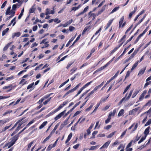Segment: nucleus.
<instances>
[{
    "instance_id": "f257e3e1",
    "label": "nucleus",
    "mask_w": 151,
    "mask_h": 151,
    "mask_svg": "<svg viewBox=\"0 0 151 151\" xmlns=\"http://www.w3.org/2000/svg\"><path fill=\"white\" fill-rule=\"evenodd\" d=\"M19 136L18 135H16L12 137V140L10 142L6 144L5 147L8 146V148H9L12 146L15 143L16 141L17 140Z\"/></svg>"
},
{
    "instance_id": "f03ea898",
    "label": "nucleus",
    "mask_w": 151,
    "mask_h": 151,
    "mask_svg": "<svg viewBox=\"0 0 151 151\" xmlns=\"http://www.w3.org/2000/svg\"><path fill=\"white\" fill-rule=\"evenodd\" d=\"M66 110H65L61 113L59 114L54 118L55 120L56 121L58 119L60 118L63 115L66 111Z\"/></svg>"
},
{
    "instance_id": "7ed1b4c3",
    "label": "nucleus",
    "mask_w": 151,
    "mask_h": 151,
    "mask_svg": "<svg viewBox=\"0 0 151 151\" xmlns=\"http://www.w3.org/2000/svg\"><path fill=\"white\" fill-rule=\"evenodd\" d=\"M111 142L110 141H108L105 143L100 148L101 149L103 148H107L108 146L109 145Z\"/></svg>"
},
{
    "instance_id": "20e7f679",
    "label": "nucleus",
    "mask_w": 151,
    "mask_h": 151,
    "mask_svg": "<svg viewBox=\"0 0 151 151\" xmlns=\"http://www.w3.org/2000/svg\"><path fill=\"white\" fill-rule=\"evenodd\" d=\"M46 11L45 14L47 15L50 14H53L55 13V11L54 10L50 11V9L49 8L46 9Z\"/></svg>"
},
{
    "instance_id": "39448f33",
    "label": "nucleus",
    "mask_w": 151,
    "mask_h": 151,
    "mask_svg": "<svg viewBox=\"0 0 151 151\" xmlns=\"http://www.w3.org/2000/svg\"><path fill=\"white\" fill-rule=\"evenodd\" d=\"M21 35L20 32H15L12 34V38H14L15 37H19Z\"/></svg>"
},
{
    "instance_id": "423d86ee",
    "label": "nucleus",
    "mask_w": 151,
    "mask_h": 151,
    "mask_svg": "<svg viewBox=\"0 0 151 151\" xmlns=\"http://www.w3.org/2000/svg\"><path fill=\"white\" fill-rule=\"evenodd\" d=\"M146 70V67L142 68L141 70H140L139 72V73L138 74V76H141L144 73L145 70Z\"/></svg>"
},
{
    "instance_id": "0eeeda50",
    "label": "nucleus",
    "mask_w": 151,
    "mask_h": 151,
    "mask_svg": "<svg viewBox=\"0 0 151 151\" xmlns=\"http://www.w3.org/2000/svg\"><path fill=\"white\" fill-rule=\"evenodd\" d=\"M104 83V82L103 81L100 85L95 87L93 89L94 91H96L99 88H100L103 85Z\"/></svg>"
},
{
    "instance_id": "6e6552de",
    "label": "nucleus",
    "mask_w": 151,
    "mask_h": 151,
    "mask_svg": "<svg viewBox=\"0 0 151 151\" xmlns=\"http://www.w3.org/2000/svg\"><path fill=\"white\" fill-rule=\"evenodd\" d=\"M23 119H24L22 118V119L18 120V121L14 125L13 127L11 129H10L9 130H12V129H14L15 127L17 126V124L18 123H19L20 122H21Z\"/></svg>"
},
{
    "instance_id": "1a4fd4ad",
    "label": "nucleus",
    "mask_w": 151,
    "mask_h": 151,
    "mask_svg": "<svg viewBox=\"0 0 151 151\" xmlns=\"http://www.w3.org/2000/svg\"><path fill=\"white\" fill-rule=\"evenodd\" d=\"M113 20V19L110 20L107 23V24L106 26V28H105V30H106L108 29L109 27L110 26V25L111 24Z\"/></svg>"
},
{
    "instance_id": "9d476101",
    "label": "nucleus",
    "mask_w": 151,
    "mask_h": 151,
    "mask_svg": "<svg viewBox=\"0 0 151 151\" xmlns=\"http://www.w3.org/2000/svg\"><path fill=\"white\" fill-rule=\"evenodd\" d=\"M91 12H89L88 14L89 16V17H93L92 20H93L95 19L96 17V15L95 14L92 13L91 14Z\"/></svg>"
},
{
    "instance_id": "9b49d317",
    "label": "nucleus",
    "mask_w": 151,
    "mask_h": 151,
    "mask_svg": "<svg viewBox=\"0 0 151 151\" xmlns=\"http://www.w3.org/2000/svg\"><path fill=\"white\" fill-rule=\"evenodd\" d=\"M47 122L45 121L43 122L42 124L39 127V129H41L43 127H44L47 124Z\"/></svg>"
},
{
    "instance_id": "f8f14e48",
    "label": "nucleus",
    "mask_w": 151,
    "mask_h": 151,
    "mask_svg": "<svg viewBox=\"0 0 151 151\" xmlns=\"http://www.w3.org/2000/svg\"><path fill=\"white\" fill-rule=\"evenodd\" d=\"M150 127H148L145 129L144 132V133L145 135V136L146 137H147V135L148 134L149 132V130L150 129Z\"/></svg>"
},
{
    "instance_id": "ddd939ff",
    "label": "nucleus",
    "mask_w": 151,
    "mask_h": 151,
    "mask_svg": "<svg viewBox=\"0 0 151 151\" xmlns=\"http://www.w3.org/2000/svg\"><path fill=\"white\" fill-rule=\"evenodd\" d=\"M139 61H137V62L136 63H135L133 65L131 69V71H132L137 66V65H138V63H139Z\"/></svg>"
},
{
    "instance_id": "4468645a",
    "label": "nucleus",
    "mask_w": 151,
    "mask_h": 151,
    "mask_svg": "<svg viewBox=\"0 0 151 151\" xmlns=\"http://www.w3.org/2000/svg\"><path fill=\"white\" fill-rule=\"evenodd\" d=\"M35 5H34L32 8L30 9L29 11V13H33L35 10V8L34 7L35 6Z\"/></svg>"
},
{
    "instance_id": "2eb2a0df",
    "label": "nucleus",
    "mask_w": 151,
    "mask_h": 151,
    "mask_svg": "<svg viewBox=\"0 0 151 151\" xmlns=\"http://www.w3.org/2000/svg\"><path fill=\"white\" fill-rule=\"evenodd\" d=\"M55 144H54L53 145H49L47 149V150L49 151L52 148L55 147Z\"/></svg>"
},
{
    "instance_id": "dca6fc26",
    "label": "nucleus",
    "mask_w": 151,
    "mask_h": 151,
    "mask_svg": "<svg viewBox=\"0 0 151 151\" xmlns=\"http://www.w3.org/2000/svg\"><path fill=\"white\" fill-rule=\"evenodd\" d=\"M124 110L123 109H121L119 112L118 114V116L119 117L123 115L124 114Z\"/></svg>"
},
{
    "instance_id": "f3484780",
    "label": "nucleus",
    "mask_w": 151,
    "mask_h": 151,
    "mask_svg": "<svg viewBox=\"0 0 151 151\" xmlns=\"http://www.w3.org/2000/svg\"><path fill=\"white\" fill-rule=\"evenodd\" d=\"M81 6V4L79 5L77 7H73L71 9V11H75L76 10L78 9Z\"/></svg>"
},
{
    "instance_id": "a211bd4d",
    "label": "nucleus",
    "mask_w": 151,
    "mask_h": 151,
    "mask_svg": "<svg viewBox=\"0 0 151 151\" xmlns=\"http://www.w3.org/2000/svg\"><path fill=\"white\" fill-rule=\"evenodd\" d=\"M105 6H104L102 8L101 10H100V11H99L98 12V13L97 14V16H98L105 9Z\"/></svg>"
},
{
    "instance_id": "6ab92c4d",
    "label": "nucleus",
    "mask_w": 151,
    "mask_h": 151,
    "mask_svg": "<svg viewBox=\"0 0 151 151\" xmlns=\"http://www.w3.org/2000/svg\"><path fill=\"white\" fill-rule=\"evenodd\" d=\"M113 80L111 78L110 80H109V81H108L104 85V86L103 87L101 88V90H102L105 87L106 85L108 84L110 82H111L112 80Z\"/></svg>"
},
{
    "instance_id": "aec40b11",
    "label": "nucleus",
    "mask_w": 151,
    "mask_h": 151,
    "mask_svg": "<svg viewBox=\"0 0 151 151\" xmlns=\"http://www.w3.org/2000/svg\"><path fill=\"white\" fill-rule=\"evenodd\" d=\"M124 19V17H122L120 19L119 22V27H120V26L122 25L123 22V21Z\"/></svg>"
},
{
    "instance_id": "412c9836",
    "label": "nucleus",
    "mask_w": 151,
    "mask_h": 151,
    "mask_svg": "<svg viewBox=\"0 0 151 151\" xmlns=\"http://www.w3.org/2000/svg\"><path fill=\"white\" fill-rule=\"evenodd\" d=\"M47 97H44L42 98H41V99H40V100L39 101H38V103L39 104H41V103H42V102L43 101H44L45 99H46Z\"/></svg>"
},
{
    "instance_id": "4be33fe9",
    "label": "nucleus",
    "mask_w": 151,
    "mask_h": 151,
    "mask_svg": "<svg viewBox=\"0 0 151 151\" xmlns=\"http://www.w3.org/2000/svg\"><path fill=\"white\" fill-rule=\"evenodd\" d=\"M24 12V8H23L21 10L20 14L19 15L18 17V19H20L23 15V13Z\"/></svg>"
},
{
    "instance_id": "5701e85b",
    "label": "nucleus",
    "mask_w": 151,
    "mask_h": 151,
    "mask_svg": "<svg viewBox=\"0 0 151 151\" xmlns=\"http://www.w3.org/2000/svg\"><path fill=\"white\" fill-rule=\"evenodd\" d=\"M9 29V28H7L3 31L2 32V36H4L6 34V33L8 32Z\"/></svg>"
},
{
    "instance_id": "b1692460",
    "label": "nucleus",
    "mask_w": 151,
    "mask_h": 151,
    "mask_svg": "<svg viewBox=\"0 0 151 151\" xmlns=\"http://www.w3.org/2000/svg\"><path fill=\"white\" fill-rule=\"evenodd\" d=\"M131 84H130L129 85L127 86L126 87V88L125 89L123 93V94H124L128 90V89L129 88L130 86H131Z\"/></svg>"
},
{
    "instance_id": "393cba45",
    "label": "nucleus",
    "mask_w": 151,
    "mask_h": 151,
    "mask_svg": "<svg viewBox=\"0 0 151 151\" xmlns=\"http://www.w3.org/2000/svg\"><path fill=\"white\" fill-rule=\"evenodd\" d=\"M146 137L145 136L142 137L141 138V139L139 141V142H138V143L140 144L141 142H142L145 139Z\"/></svg>"
},
{
    "instance_id": "a878e982",
    "label": "nucleus",
    "mask_w": 151,
    "mask_h": 151,
    "mask_svg": "<svg viewBox=\"0 0 151 151\" xmlns=\"http://www.w3.org/2000/svg\"><path fill=\"white\" fill-rule=\"evenodd\" d=\"M119 48V47H115L112 51L110 53V55L114 53L118 48Z\"/></svg>"
},
{
    "instance_id": "bb28decb",
    "label": "nucleus",
    "mask_w": 151,
    "mask_h": 151,
    "mask_svg": "<svg viewBox=\"0 0 151 151\" xmlns=\"http://www.w3.org/2000/svg\"><path fill=\"white\" fill-rule=\"evenodd\" d=\"M139 91L138 90H136L135 91L133 95L132 96V98H133L135 97V96L137 95L139 93Z\"/></svg>"
},
{
    "instance_id": "cd10ccee",
    "label": "nucleus",
    "mask_w": 151,
    "mask_h": 151,
    "mask_svg": "<svg viewBox=\"0 0 151 151\" xmlns=\"http://www.w3.org/2000/svg\"><path fill=\"white\" fill-rule=\"evenodd\" d=\"M11 8V6H9L8 8L5 13V14L6 15L9 14V13H10V10Z\"/></svg>"
},
{
    "instance_id": "c85d7f7f",
    "label": "nucleus",
    "mask_w": 151,
    "mask_h": 151,
    "mask_svg": "<svg viewBox=\"0 0 151 151\" xmlns=\"http://www.w3.org/2000/svg\"><path fill=\"white\" fill-rule=\"evenodd\" d=\"M97 131H94L92 134V137L91 138H95V135L98 133Z\"/></svg>"
},
{
    "instance_id": "c756f323",
    "label": "nucleus",
    "mask_w": 151,
    "mask_h": 151,
    "mask_svg": "<svg viewBox=\"0 0 151 151\" xmlns=\"http://www.w3.org/2000/svg\"><path fill=\"white\" fill-rule=\"evenodd\" d=\"M138 50H135L134 52L132 54L131 56L133 57V58H134V57L136 55V54L137 53Z\"/></svg>"
},
{
    "instance_id": "7c9ffc66",
    "label": "nucleus",
    "mask_w": 151,
    "mask_h": 151,
    "mask_svg": "<svg viewBox=\"0 0 151 151\" xmlns=\"http://www.w3.org/2000/svg\"><path fill=\"white\" fill-rule=\"evenodd\" d=\"M116 132V131H114L112 133H110L108 136V138H110Z\"/></svg>"
},
{
    "instance_id": "2f4dec72",
    "label": "nucleus",
    "mask_w": 151,
    "mask_h": 151,
    "mask_svg": "<svg viewBox=\"0 0 151 151\" xmlns=\"http://www.w3.org/2000/svg\"><path fill=\"white\" fill-rule=\"evenodd\" d=\"M119 8V7H116L114 8L111 11V12L110 13V14H112L114 12L116 11Z\"/></svg>"
},
{
    "instance_id": "473e14b6",
    "label": "nucleus",
    "mask_w": 151,
    "mask_h": 151,
    "mask_svg": "<svg viewBox=\"0 0 151 151\" xmlns=\"http://www.w3.org/2000/svg\"><path fill=\"white\" fill-rule=\"evenodd\" d=\"M140 138V137H138V135H137L135 139L134 140H133V142L134 143H135L136 142L138 141L139 139Z\"/></svg>"
},
{
    "instance_id": "72a5a7b5",
    "label": "nucleus",
    "mask_w": 151,
    "mask_h": 151,
    "mask_svg": "<svg viewBox=\"0 0 151 151\" xmlns=\"http://www.w3.org/2000/svg\"><path fill=\"white\" fill-rule=\"evenodd\" d=\"M133 90H131V91H130L129 96L126 98V100H128L130 98V97H131V95L132 94V92H133Z\"/></svg>"
},
{
    "instance_id": "f704fd0d",
    "label": "nucleus",
    "mask_w": 151,
    "mask_h": 151,
    "mask_svg": "<svg viewBox=\"0 0 151 151\" xmlns=\"http://www.w3.org/2000/svg\"><path fill=\"white\" fill-rule=\"evenodd\" d=\"M151 123V119H149L145 125V126H146L149 125Z\"/></svg>"
},
{
    "instance_id": "c9c22d12",
    "label": "nucleus",
    "mask_w": 151,
    "mask_h": 151,
    "mask_svg": "<svg viewBox=\"0 0 151 151\" xmlns=\"http://www.w3.org/2000/svg\"><path fill=\"white\" fill-rule=\"evenodd\" d=\"M119 70H118L116 73L115 74V75L113 77H112V78H111L113 80L116 77H117V76H118V75L119 73Z\"/></svg>"
},
{
    "instance_id": "e433bc0d",
    "label": "nucleus",
    "mask_w": 151,
    "mask_h": 151,
    "mask_svg": "<svg viewBox=\"0 0 151 151\" xmlns=\"http://www.w3.org/2000/svg\"><path fill=\"white\" fill-rule=\"evenodd\" d=\"M89 27H88V26L86 27H85V28H84V29L83 31V32H82V35H84L85 33L86 32V31L89 28Z\"/></svg>"
},
{
    "instance_id": "4c0bfd02",
    "label": "nucleus",
    "mask_w": 151,
    "mask_h": 151,
    "mask_svg": "<svg viewBox=\"0 0 151 151\" xmlns=\"http://www.w3.org/2000/svg\"><path fill=\"white\" fill-rule=\"evenodd\" d=\"M33 142H34L33 141H32L28 145V148L27 150H29V149L30 148V147H31L33 143Z\"/></svg>"
},
{
    "instance_id": "58836bf2",
    "label": "nucleus",
    "mask_w": 151,
    "mask_h": 151,
    "mask_svg": "<svg viewBox=\"0 0 151 151\" xmlns=\"http://www.w3.org/2000/svg\"><path fill=\"white\" fill-rule=\"evenodd\" d=\"M51 137L50 135H49L43 141V143H45L46 141H47Z\"/></svg>"
},
{
    "instance_id": "ea45409f",
    "label": "nucleus",
    "mask_w": 151,
    "mask_h": 151,
    "mask_svg": "<svg viewBox=\"0 0 151 151\" xmlns=\"http://www.w3.org/2000/svg\"><path fill=\"white\" fill-rule=\"evenodd\" d=\"M93 105V104L92 103L90 106L86 109V111H89L91 109Z\"/></svg>"
},
{
    "instance_id": "a19ab883",
    "label": "nucleus",
    "mask_w": 151,
    "mask_h": 151,
    "mask_svg": "<svg viewBox=\"0 0 151 151\" xmlns=\"http://www.w3.org/2000/svg\"><path fill=\"white\" fill-rule=\"evenodd\" d=\"M12 42H11L10 43H9L7 44V45L4 47L3 49V50L4 51L6 50L8 48L9 45Z\"/></svg>"
},
{
    "instance_id": "79ce46f5",
    "label": "nucleus",
    "mask_w": 151,
    "mask_h": 151,
    "mask_svg": "<svg viewBox=\"0 0 151 151\" xmlns=\"http://www.w3.org/2000/svg\"><path fill=\"white\" fill-rule=\"evenodd\" d=\"M108 97H105L104 98H102L101 99L100 101V102L102 103V102H104L108 98Z\"/></svg>"
},
{
    "instance_id": "37998d69",
    "label": "nucleus",
    "mask_w": 151,
    "mask_h": 151,
    "mask_svg": "<svg viewBox=\"0 0 151 151\" xmlns=\"http://www.w3.org/2000/svg\"><path fill=\"white\" fill-rule=\"evenodd\" d=\"M34 85V83H33L31 84H29L28 85L27 87V89H29L30 88H32L33 85Z\"/></svg>"
},
{
    "instance_id": "c03bdc74",
    "label": "nucleus",
    "mask_w": 151,
    "mask_h": 151,
    "mask_svg": "<svg viewBox=\"0 0 151 151\" xmlns=\"http://www.w3.org/2000/svg\"><path fill=\"white\" fill-rule=\"evenodd\" d=\"M133 142V140H132L128 144L127 146V148H128L130 147L132 145V144Z\"/></svg>"
},
{
    "instance_id": "a18cd8bd",
    "label": "nucleus",
    "mask_w": 151,
    "mask_h": 151,
    "mask_svg": "<svg viewBox=\"0 0 151 151\" xmlns=\"http://www.w3.org/2000/svg\"><path fill=\"white\" fill-rule=\"evenodd\" d=\"M15 20L16 17H15L11 21V23L12 24L14 22V23H13V24L12 25L13 26H14L16 23Z\"/></svg>"
},
{
    "instance_id": "49530a36",
    "label": "nucleus",
    "mask_w": 151,
    "mask_h": 151,
    "mask_svg": "<svg viewBox=\"0 0 151 151\" xmlns=\"http://www.w3.org/2000/svg\"><path fill=\"white\" fill-rule=\"evenodd\" d=\"M133 58L131 56L129 57L125 61V63L129 61L130 60L132 59Z\"/></svg>"
},
{
    "instance_id": "de8ad7c7",
    "label": "nucleus",
    "mask_w": 151,
    "mask_h": 151,
    "mask_svg": "<svg viewBox=\"0 0 151 151\" xmlns=\"http://www.w3.org/2000/svg\"><path fill=\"white\" fill-rule=\"evenodd\" d=\"M35 120L34 119H33L30 121L27 125V126H28L32 124L33 122H34Z\"/></svg>"
},
{
    "instance_id": "09e8293b",
    "label": "nucleus",
    "mask_w": 151,
    "mask_h": 151,
    "mask_svg": "<svg viewBox=\"0 0 151 151\" xmlns=\"http://www.w3.org/2000/svg\"><path fill=\"white\" fill-rule=\"evenodd\" d=\"M7 1H5L3 3V4H2L1 8V9H3L4 8V7L5 6H6V3H7Z\"/></svg>"
},
{
    "instance_id": "8fccbe9b",
    "label": "nucleus",
    "mask_w": 151,
    "mask_h": 151,
    "mask_svg": "<svg viewBox=\"0 0 151 151\" xmlns=\"http://www.w3.org/2000/svg\"><path fill=\"white\" fill-rule=\"evenodd\" d=\"M131 45H130L129 46H128V47H126V48L124 49V51H123V52L122 53V55H124V53H125V52L126 51V50H127V49H128V48H129L130 47V46H131Z\"/></svg>"
},
{
    "instance_id": "3c124183",
    "label": "nucleus",
    "mask_w": 151,
    "mask_h": 151,
    "mask_svg": "<svg viewBox=\"0 0 151 151\" xmlns=\"http://www.w3.org/2000/svg\"><path fill=\"white\" fill-rule=\"evenodd\" d=\"M97 147V146H91V147L90 148H89V150H95L96 149Z\"/></svg>"
},
{
    "instance_id": "603ef678",
    "label": "nucleus",
    "mask_w": 151,
    "mask_h": 151,
    "mask_svg": "<svg viewBox=\"0 0 151 151\" xmlns=\"http://www.w3.org/2000/svg\"><path fill=\"white\" fill-rule=\"evenodd\" d=\"M127 129H126L124 132H123L122 134L120 136V138H122L125 135L126 133V132H127Z\"/></svg>"
},
{
    "instance_id": "864d4df0",
    "label": "nucleus",
    "mask_w": 151,
    "mask_h": 151,
    "mask_svg": "<svg viewBox=\"0 0 151 151\" xmlns=\"http://www.w3.org/2000/svg\"><path fill=\"white\" fill-rule=\"evenodd\" d=\"M54 21L55 22H57L58 23H59L61 22V21L58 18L54 19Z\"/></svg>"
},
{
    "instance_id": "5fc2aeb1",
    "label": "nucleus",
    "mask_w": 151,
    "mask_h": 151,
    "mask_svg": "<svg viewBox=\"0 0 151 151\" xmlns=\"http://www.w3.org/2000/svg\"><path fill=\"white\" fill-rule=\"evenodd\" d=\"M89 8L88 6H86L84 9L83 11L82 12L83 13H85V12H86L88 10V9Z\"/></svg>"
},
{
    "instance_id": "6e6d98bb",
    "label": "nucleus",
    "mask_w": 151,
    "mask_h": 151,
    "mask_svg": "<svg viewBox=\"0 0 151 151\" xmlns=\"http://www.w3.org/2000/svg\"><path fill=\"white\" fill-rule=\"evenodd\" d=\"M77 69V68H73L71 70V71H72V73H70V74L71 75L73 74L74 72Z\"/></svg>"
},
{
    "instance_id": "4d7b16f0",
    "label": "nucleus",
    "mask_w": 151,
    "mask_h": 151,
    "mask_svg": "<svg viewBox=\"0 0 151 151\" xmlns=\"http://www.w3.org/2000/svg\"><path fill=\"white\" fill-rule=\"evenodd\" d=\"M125 99V97H124L119 102V105H120L122 103L123 101Z\"/></svg>"
},
{
    "instance_id": "13d9d810",
    "label": "nucleus",
    "mask_w": 151,
    "mask_h": 151,
    "mask_svg": "<svg viewBox=\"0 0 151 151\" xmlns=\"http://www.w3.org/2000/svg\"><path fill=\"white\" fill-rule=\"evenodd\" d=\"M11 125H10L9 126H7L5 127L3 129L2 131L4 132V131H6V129H9L10 127L11 126Z\"/></svg>"
},
{
    "instance_id": "bf43d9fd",
    "label": "nucleus",
    "mask_w": 151,
    "mask_h": 151,
    "mask_svg": "<svg viewBox=\"0 0 151 151\" xmlns=\"http://www.w3.org/2000/svg\"><path fill=\"white\" fill-rule=\"evenodd\" d=\"M144 96H145V95H144L142 93L141 95L139 98V100L141 101L144 98Z\"/></svg>"
},
{
    "instance_id": "052dcab7",
    "label": "nucleus",
    "mask_w": 151,
    "mask_h": 151,
    "mask_svg": "<svg viewBox=\"0 0 151 151\" xmlns=\"http://www.w3.org/2000/svg\"><path fill=\"white\" fill-rule=\"evenodd\" d=\"M20 84L22 83L23 85H24L26 83V82L25 81L24 79H22L21 81L20 82Z\"/></svg>"
},
{
    "instance_id": "680f3d73",
    "label": "nucleus",
    "mask_w": 151,
    "mask_h": 151,
    "mask_svg": "<svg viewBox=\"0 0 151 151\" xmlns=\"http://www.w3.org/2000/svg\"><path fill=\"white\" fill-rule=\"evenodd\" d=\"M73 91H73V89H72L69 91H68L66 93H65V95H68L70 93H72V92H73Z\"/></svg>"
},
{
    "instance_id": "e2e57ef3",
    "label": "nucleus",
    "mask_w": 151,
    "mask_h": 151,
    "mask_svg": "<svg viewBox=\"0 0 151 151\" xmlns=\"http://www.w3.org/2000/svg\"><path fill=\"white\" fill-rule=\"evenodd\" d=\"M9 97V96H0V100L7 98Z\"/></svg>"
},
{
    "instance_id": "0e129e2a",
    "label": "nucleus",
    "mask_w": 151,
    "mask_h": 151,
    "mask_svg": "<svg viewBox=\"0 0 151 151\" xmlns=\"http://www.w3.org/2000/svg\"><path fill=\"white\" fill-rule=\"evenodd\" d=\"M80 84L81 83H80L78 84L75 88H73V91H75L79 87Z\"/></svg>"
},
{
    "instance_id": "69168bd1",
    "label": "nucleus",
    "mask_w": 151,
    "mask_h": 151,
    "mask_svg": "<svg viewBox=\"0 0 151 151\" xmlns=\"http://www.w3.org/2000/svg\"><path fill=\"white\" fill-rule=\"evenodd\" d=\"M75 29V27L73 26H70L69 27V30L70 31H73Z\"/></svg>"
},
{
    "instance_id": "338daca9",
    "label": "nucleus",
    "mask_w": 151,
    "mask_h": 151,
    "mask_svg": "<svg viewBox=\"0 0 151 151\" xmlns=\"http://www.w3.org/2000/svg\"><path fill=\"white\" fill-rule=\"evenodd\" d=\"M111 119V118L108 117L107 119L105 121V122L106 124L108 123L109 122Z\"/></svg>"
},
{
    "instance_id": "774afa93",
    "label": "nucleus",
    "mask_w": 151,
    "mask_h": 151,
    "mask_svg": "<svg viewBox=\"0 0 151 151\" xmlns=\"http://www.w3.org/2000/svg\"><path fill=\"white\" fill-rule=\"evenodd\" d=\"M79 145H80L79 144H77L76 145L74 146L73 147L74 149H77L78 148V147H79Z\"/></svg>"
}]
</instances>
